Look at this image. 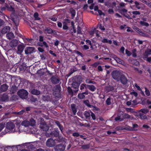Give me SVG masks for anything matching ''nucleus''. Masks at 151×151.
I'll use <instances>...</instances> for the list:
<instances>
[{
  "label": "nucleus",
  "instance_id": "47",
  "mask_svg": "<svg viewBox=\"0 0 151 151\" xmlns=\"http://www.w3.org/2000/svg\"><path fill=\"white\" fill-rule=\"evenodd\" d=\"M132 13L134 15H139L140 14V13L139 11H135L132 12Z\"/></svg>",
  "mask_w": 151,
  "mask_h": 151
},
{
  "label": "nucleus",
  "instance_id": "43",
  "mask_svg": "<svg viewBox=\"0 0 151 151\" xmlns=\"http://www.w3.org/2000/svg\"><path fill=\"white\" fill-rule=\"evenodd\" d=\"M130 94L134 95L135 97H137L138 96V93L135 91H132L130 93Z\"/></svg>",
  "mask_w": 151,
  "mask_h": 151
},
{
  "label": "nucleus",
  "instance_id": "63",
  "mask_svg": "<svg viewBox=\"0 0 151 151\" xmlns=\"http://www.w3.org/2000/svg\"><path fill=\"white\" fill-rule=\"evenodd\" d=\"M134 86H135V87L137 88V89L138 90H141V88H140L139 86H138L136 83H135L134 84Z\"/></svg>",
  "mask_w": 151,
  "mask_h": 151
},
{
  "label": "nucleus",
  "instance_id": "30",
  "mask_svg": "<svg viewBox=\"0 0 151 151\" xmlns=\"http://www.w3.org/2000/svg\"><path fill=\"white\" fill-rule=\"evenodd\" d=\"M29 123L30 125L31 126H33L35 124V121L33 119H30V122Z\"/></svg>",
  "mask_w": 151,
  "mask_h": 151
},
{
  "label": "nucleus",
  "instance_id": "51",
  "mask_svg": "<svg viewBox=\"0 0 151 151\" xmlns=\"http://www.w3.org/2000/svg\"><path fill=\"white\" fill-rule=\"evenodd\" d=\"M57 22L58 27L60 28H61L62 27V23L59 22Z\"/></svg>",
  "mask_w": 151,
  "mask_h": 151
},
{
  "label": "nucleus",
  "instance_id": "7",
  "mask_svg": "<svg viewBox=\"0 0 151 151\" xmlns=\"http://www.w3.org/2000/svg\"><path fill=\"white\" fill-rule=\"evenodd\" d=\"M15 125L14 124L11 122H9L6 123V128L9 130L13 129Z\"/></svg>",
  "mask_w": 151,
  "mask_h": 151
},
{
  "label": "nucleus",
  "instance_id": "4",
  "mask_svg": "<svg viewBox=\"0 0 151 151\" xmlns=\"http://www.w3.org/2000/svg\"><path fill=\"white\" fill-rule=\"evenodd\" d=\"M35 49L33 47H28L25 50V53L26 55H29L33 53Z\"/></svg>",
  "mask_w": 151,
  "mask_h": 151
},
{
  "label": "nucleus",
  "instance_id": "62",
  "mask_svg": "<svg viewBox=\"0 0 151 151\" xmlns=\"http://www.w3.org/2000/svg\"><path fill=\"white\" fill-rule=\"evenodd\" d=\"M86 82L87 83H93V82L92 81L90 80L89 79H87L86 80Z\"/></svg>",
  "mask_w": 151,
  "mask_h": 151
},
{
  "label": "nucleus",
  "instance_id": "1",
  "mask_svg": "<svg viewBox=\"0 0 151 151\" xmlns=\"http://www.w3.org/2000/svg\"><path fill=\"white\" fill-rule=\"evenodd\" d=\"M122 74V73L118 70L113 71L112 73V75L114 79L117 81H119Z\"/></svg>",
  "mask_w": 151,
  "mask_h": 151
},
{
  "label": "nucleus",
  "instance_id": "35",
  "mask_svg": "<svg viewBox=\"0 0 151 151\" xmlns=\"http://www.w3.org/2000/svg\"><path fill=\"white\" fill-rule=\"evenodd\" d=\"M37 73L39 74V75L40 76H42L45 73L43 71V70H39L37 71Z\"/></svg>",
  "mask_w": 151,
  "mask_h": 151
},
{
  "label": "nucleus",
  "instance_id": "14",
  "mask_svg": "<svg viewBox=\"0 0 151 151\" xmlns=\"http://www.w3.org/2000/svg\"><path fill=\"white\" fill-rule=\"evenodd\" d=\"M51 81L54 84H57L59 83V80L57 78L53 77L51 78Z\"/></svg>",
  "mask_w": 151,
  "mask_h": 151
},
{
  "label": "nucleus",
  "instance_id": "40",
  "mask_svg": "<svg viewBox=\"0 0 151 151\" xmlns=\"http://www.w3.org/2000/svg\"><path fill=\"white\" fill-rule=\"evenodd\" d=\"M86 84H82L80 86V88L81 90H83L84 89V88H87V86Z\"/></svg>",
  "mask_w": 151,
  "mask_h": 151
},
{
  "label": "nucleus",
  "instance_id": "55",
  "mask_svg": "<svg viewBox=\"0 0 151 151\" xmlns=\"http://www.w3.org/2000/svg\"><path fill=\"white\" fill-rule=\"evenodd\" d=\"M99 28L101 29V30H105V28H104L103 26L102 25V24H100L99 25Z\"/></svg>",
  "mask_w": 151,
  "mask_h": 151
},
{
  "label": "nucleus",
  "instance_id": "64",
  "mask_svg": "<svg viewBox=\"0 0 151 151\" xmlns=\"http://www.w3.org/2000/svg\"><path fill=\"white\" fill-rule=\"evenodd\" d=\"M84 103L87 106L89 105V102L88 100H86L84 101Z\"/></svg>",
  "mask_w": 151,
  "mask_h": 151
},
{
  "label": "nucleus",
  "instance_id": "29",
  "mask_svg": "<svg viewBox=\"0 0 151 151\" xmlns=\"http://www.w3.org/2000/svg\"><path fill=\"white\" fill-rule=\"evenodd\" d=\"M106 103L107 105H110L111 103V99L110 97L108 98L106 101Z\"/></svg>",
  "mask_w": 151,
  "mask_h": 151
},
{
  "label": "nucleus",
  "instance_id": "48",
  "mask_svg": "<svg viewBox=\"0 0 151 151\" xmlns=\"http://www.w3.org/2000/svg\"><path fill=\"white\" fill-rule=\"evenodd\" d=\"M107 90L108 91H112L114 90V88L112 87H108L107 88Z\"/></svg>",
  "mask_w": 151,
  "mask_h": 151
},
{
  "label": "nucleus",
  "instance_id": "50",
  "mask_svg": "<svg viewBox=\"0 0 151 151\" xmlns=\"http://www.w3.org/2000/svg\"><path fill=\"white\" fill-rule=\"evenodd\" d=\"M4 21L1 19H0V27L4 25Z\"/></svg>",
  "mask_w": 151,
  "mask_h": 151
},
{
  "label": "nucleus",
  "instance_id": "5",
  "mask_svg": "<svg viewBox=\"0 0 151 151\" xmlns=\"http://www.w3.org/2000/svg\"><path fill=\"white\" fill-rule=\"evenodd\" d=\"M9 97L6 93H4L1 97V100L2 101H7L9 100Z\"/></svg>",
  "mask_w": 151,
  "mask_h": 151
},
{
  "label": "nucleus",
  "instance_id": "52",
  "mask_svg": "<svg viewBox=\"0 0 151 151\" xmlns=\"http://www.w3.org/2000/svg\"><path fill=\"white\" fill-rule=\"evenodd\" d=\"M82 47L83 49L85 50H88L89 48V47L86 45H84Z\"/></svg>",
  "mask_w": 151,
  "mask_h": 151
},
{
  "label": "nucleus",
  "instance_id": "32",
  "mask_svg": "<svg viewBox=\"0 0 151 151\" xmlns=\"http://www.w3.org/2000/svg\"><path fill=\"white\" fill-rule=\"evenodd\" d=\"M12 20L14 23L15 25L16 26V28L17 29V26L19 25V22L17 21V20H16L14 19H12Z\"/></svg>",
  "mask_w": 151,
  "mask_h": 151
},
{
  "label": "nucleus",
  "instance_id": "12",
  "mask_svg": "<svg viewBox=\"0 0 151 151\" xmlns=\"http://www.w3.org/2000/svg\"><path fill=\"white\" fill-rule=\"evenodd\" d=\"M24 47V46L21 45H19L17 47V53L21 54L23 52Z\"/></svg>",
  "mask_w": 151,
  "mask_h": 151
},
{
  "label": "nucleus",
  "instance_id": "11",
  "mask_svg": "<svg viewBox=\"0 0 151 151\" xmlns=\"http://www.w3.org/2000/svg\"><path fill=\"white\" fill-rule=\"evenodd\" d=\"M18 43V41L16 40H14L10 42L9 45L12 47H14L17 45Z\"/></svg>",
  "mask_w": 151,
  "mask_h": 151
},
{
  "label": "nucleus",
  "instance_id": "19",
  "mask_svg": "<svg viewBox=\"0 0 151 151\" xmlns=\"http://www.w3.org/2000/svg\"><path fill=\"white\" fill-rule=\"evenodd\" d=\"M6 6L7 10L11 12H14V8L11 5H9L7 4H6Z\"/></svg>",
  "mask_w": 151,
  "mask_h": 151
},
{
  "label": "nucleus",
  "instance_id": "37",
  "mask_svg": "<svg viewBox=\"0 0 151 151\" xmlns=\"http://www.w3.org/2000/svg\"><path fill=\"white\" fill-rule=\"evenodd\" d=\"M26 69V67L22 65H20L19 67V70L21 71L25 70Z\"/></svg>",
  "mask_w": 151,
  "mask_h": 151
},
{
  "label": "nucleus",
  "instance_id": "27",
  "mask_svg": "<svg viewBox=\"0 0 151 151\" xmlns=\"http://www.w3.org/2000/svg\"><path fill=\"white\" fill-rule=\"evenodd\" d=\"M151 55V50L149 49L147 50L145 52L143 55H147L148 56V55Z\"/></svg>",
  "mask_w": 151,
  "mask_h": 151
},
{
  "label": "nucleus",
  "instance_id": "41",
  "mask_svg": "<svg viewBox=\"0 0 151 151\" xmlns=\"http://www.w3.org/2000/svg\"><path fill=\"white\" fill-rule=\"evenodd\" d=\"M134 3L136 7L138 9H140V7L139 6V3L137 1H136Z\"/></svg>",
  "mask_w": 151,
  "mask_h": 151
},
{
  "label": "nucleus",
  "instance_id": "10",
  "mask_svg": "<svg viewBox=\"0 0 151 151\" xmlns=\"http://www.w3.org/2000/svg\"><path fill=\"white\" fill-rule=\"evenodd\" d=\"M9 86L6 84H4L1 86L0 90L1 92H5L8 89Z\"/></svg>",
  "mask_w": 151,
  "mask_h": 151
},
{
  "label": "nucleus",
  "instance_id": "36",
  "mask_svg": "<svg viewBox=\"0 0 151 151\" xmlns=\"http://www.w3.org/2000/svg\"><path fill=\"white\" fill-rule=\"evenodd\" d=\"M140 111L144 114H147L149 111L147 109H141Z\"/></svg>",
  "mask_w": 151,
  "mask_h": 151
},
{
  "label": "nucleus",
  "instance_id": "25",
  "mask_svg": "<svg viewBox=\"0 0 151 151\" xmlns=\"http://www.w3.org/2000/svg\"><path fill=\"white\" fill-rule=\"evenodd\" d=\"M71 107L73 114L74 115H75L77 112L75 105L74 104H71Z\"/></svg>",
  "mask_w": 151,
  "mask_h": 151
},
{
  "label": "nucleus",
  "instance_id": "15",
  "mask_svg": "<svg viewBox=\"0 0 151 151\" xmlns=\"http://www.w3.org/2000/svg\"><path fill=\"white\" fill-rule=\"evenodd\" d=\"M17 87L15 85L12 86L11 87L10 91L12 94L15 93L17 90Z\"/></svg>",
  "mask_w": 151,
  "mask_h": 151
},
{
  "label": "nucleus",
  "instance_id": "3",
  "mask_svg": "<svg viewBox=\"0 0 151 151\" xmlns=\"http://www.w3.org/2000/svg\"><path fill=\"white\" fill-rule=\"evenodd\" d=\"M40 127L43 130H45V132H43L41 135V137L45 136V137H43V138L44 139H46V137H47V128H45V127H47V125L46 124H41Z\"/></svg>",
  "mask_w": 151,
  "mask_h": 151
},
{
  "label": "nucleus",
  "instance_id": "54",
  "mask_svg": "<svg viewBox=\"0 0 151 151\" xmlns=\"http://www.w3.org/2000/svg\"><path fill=\"white\" fill-rule=\"evenodd\" d=\"M125 51H126V53L127 55L130 56L131 55V53L129 51V50H126Z\"/></svg>",
  "mask_w": 151,
  "mask_h": 151
},
{
  "label": "nucleus",
  "instance_id": "49",
  "mask_svg": "<svg viewBox=\"0 0 151 151\" xmlns=\"http://www.w3.org/2000/svg\"><path fill=\"white\" fill-rule=\"evenodd\" d=\"M123 120L122 118H120V116H118L115 118V120L116 121H118V120H120V121H122Z\"/></svg>",
  "mask_w": 151,
  "mask_h": 151
},
{
  "label": "nucleus",
  "instance_id": "39",
  "mask_svg": "<svg viewBox=\"0 0 151 151\" xmlns=\"http://www.w3.org/2000/svg\"><path fill=\"white\" fill-rule=\"evenodd\" d=\"M145 3L151 9V2L149 0H146Z\"/></svg>",
  "mask_w": 151,
  "mask_h": 151
},
{
  "label": "nucleus",
  "instance_id": "21",
  "mask_svg": "<svg viewBox=\"0 0 151 151\" xmlns=\"http://www.w3.org/2000/svg\"><path fill=\"white\" fill-rule=\"evenodd\" d=\"M85 94L86 95L88 94V93L86 92H83L82 93H79L78 95V97L80 99H83L85 98V96L84 95Z\"/></svg>",
  "mask_w": 151,
  "mask_h": 151
},
{
  "label": "nucleus",
  "instance_id": "46",
  "mask_svg": "<svg viewBox=\"0 0 151 151\" xmlns=\"http://www.w3.org/2000/svg\"><path fill=\"white\" fill-rule=\"evenodd\" d=\"M77 32L78 34H81V29L80 27L78 26L77 28Z\"/></svg>",
  "mask_w": 151,
  "mask_h": 151
},
{
  "label": "nucleus",
  "instance_id": "58",
  "mask_svg": "<svg viewBox=\"0 0 151 151\" xmlns=\"http://www.w3.org/2000/svg\"><path fill=\"white\" fill-rule=\"evenodd\" d=\"M73 136L74 137H77L79 136V134L77 132H75L73 133Z\"/></svg>",
  "mask_w": 151,
  "mask_h": 151
},
{
  "label": "nucleus",
  "instance_id": "2",
  "mask_svg": "<svg viewBox=\"0 0 151 151\" xmlns=\"http://www.w3.org/2000/svg\"><path fill=\"white\" fill-rule=\"evenodd\" d=\"M17 94L22 99H26L28 96V92L25 90L21 89L17 92Z\"/></svg>",
  "mask_w": 151,
  "mask_h": 151
},
{
  "label": "nucleus",
  "instance_id": "61",
  "mask_svg": "<svg viewBox=\"0 0 151 151\" xmlns=\"http://www.w3.org/2000/svg\"><path fill=\"white\" fill-rule=\"evenodd\" d=\"M123 15L128 19H130L131 18L130 16L128 14H127V13L124 14Z\"/></svg>",
  "mask_w": 151,
  "mask_h": 151
},
{
  "label": "nucleus",
  "instance_id": "38",
  "mask_svg": "<svg viewBox=\"0 0 151 151\" xmlns=\"http://www.w3.org/2000/svg\"><path fill=\"white\" fill-rule=\"evenodd\" d=\"M140 23L143 26H149V24L148 23L144 21H141L140 22Z\"/></svg>",
  "mask_w": 151,
  "mask_h": 151
},
{
  "label": "nucleus",
  "instance_id": "20",
  "mask_svg": "<svg viewBox=\"0 0 151 151\" xmlns=\"http://www.w3.org/2000/svg\"><path fill=\"white\" fill-rule=\"evenodd\" d=\"M6 6L5 7L2 6H1L0 7V13H1V14L4 16V18H5V16L7 17V16L5 15L3 12L6 9Z\"/></svg>",
  "mask_w": 151,
  "mask_h": 151
},
{
  "label": "nucleus",
  "instance_id": "42",
  "mask_svg": "<svg viewBox=\"0 0 151 151\" xmlns=\"http://www.w3.org/2000/svg\"><path fill=\"white\" fill-rule=\"evenodd\" d=\"M140 118L142 119H147V116L143 114H140Z\"/></svg>",
  "mask_w": 151,
  "mask_h": 151
},
{
  "label": "nucleus",
  "instance_id": "17",
  "mask_svg": "<svg viewBox=\"0 0 151 151\" xmlns=\"http://www.w3.org/2000/svg\"><path fill=\"white\" fill-rule=\"evenodd\" d=\"M6 37L8 39L10 40L14 38V36L13 33L10 32L6 34Z\"/></svg>",
  "mask_w": 151,
  "mask_h": 151
},
{
  "label": "nucleus",
  "instance_id": "23",
  "mask_svg": "<svg viewBox=\"0 0 151 151\" xmlns=\"http://www.w3.org/2000/svg\"><path fill=\"white\" fill-rule=\"evenodd\" d=\"M91 111H85L84 112V115L87 119L88 118L91 116Z\"/></svg>",
  "mask_w": 151,
  "mask_h": 151
},
{
  "label": "nucleus",
  "instance_id": "59",
  "mask_svg": "<svg viewBox=\"0 0 151 151\" xmlns=\"http://www.w3.org/2000/svg\"><path fill=\"white\" fill-rule=\"evenodd\" d=\"M39 41L40 42H43V37L42 36H40L39 37Z\"/></svg>",
  "mask_w": 151,
  "mask_h": 151
},
{
  "label": "nucleus",
  "instance_id": "6",
  "mask_svg": "<svg viewBox=\"0 0 151 151\" xmlns=\"http://www.w3.org/2000/svg\"><path fill=\"white\" fill-rule=\"evenodd\" d=\"M65 148V146L63 145H59L56 146L55 148L56 151H63Z\"/></svg>",
  "mask_w": 151,
  "mask_h": 151
},
{
  "label": "nucleus",
  "instance_id": "33",
  "mask_svg": "<svg viewBox=\"0 0 151 151\" xmlns=\"http://www.w3.org/2000/svg\"><path fill=\"white\" fill-rule=\"evenodd\" d=\"M115 60L118 63H120V64H122L123 61L118 58L117 57H115Z\"/></svg>",
  "mask_w": 151,
  "mask_h": 151
},
{
  "label": "nucleus",
  "instance_id": "34",
  "mask_svg": "<svg viewBox=\"0 0 151 151\" xmlns=\"http://www.w3.org/2000/svg\"><path fill=\"white\" fill-rule=\"evenodd\" d=\"M127 11V10L123 9L120 11V12L121 14L123 15L124 14L126 13Z\"/></svg>",
  "mask_w": 151,
  "mask_h": 151
},
{
  "label": "nucleus",
  "instance_id": "44",
  "mask_svg": "<svg viewBox=\"0 0 151 151\" xmlns=\"http://www.w3.org/2000/svg\"><path fill=\"white\" fill-rule=\"evenodd\" d=\"M145 93L146 95L147 96H149L150 95V91L147 89V88H145Z\"/></svg>",
  "mask_w": 151,
  "mask_h": 151
},
{
  "label": "nucleus",
  "instance_id": "24",
  "mask_svg": "<svg viewBox=\"0 0 151 151\" xmlns=\"http://www.w3.org/2000/svg\"><path fill=\"white\" fill-rule=\"evenodd\" d=\"M143 58L149 63H151V57H148L147 55H143Z\"/></svg>",
  "mask_w": 151,
  "mask_h": 151
},
{
  "label": "nucleus",
  "instance_id": "56",
  "mask_svg": "<svg viewBox=\"0 0 151 151\" xmlns=\"http://www.w3.org/2000/svg\"><path fill=\"white\" fill-rule=\"evenodd\" d=\"M91 116L93 119L95 120V115L93 112H91Z\"/></svg>",
  "mask_w": 151,
  "mask_h": 151
},
{
  "label": "nucleus",
  "instance_id": "16",
  "mask_svg": "<svg viewBox=\"0 0 151 151\" xmlns=\"http://www.w3.org/2000/svg\"><path fill=\"white\" fill-rule=\"evenodd\" d=\"M10 30V27L9 26H6L4 27L1 30L2 33L3 34H5L8 32Z\"/></svg>",
  "mask_w": 151,
  "mask_h": 151
},
{
  "label": "nucleus",
  "instance_id": "18",
  "mask_svg": "<svg viewBox=\"0 0 151 151\" xmlns=\"http://www.w3.org/2000/svg\"><path fill=\"white\" fill-rule=\"evenodd\" d=\"M120 80L121 81V82L123 84H126L127 82V78L123 74L121 76Z\"/></svg>",
  "mask_w": 151,
  "mask_h": 151
},
{
  "label": "nucleus",
  "instance_id": "9",
  "mask_svg": "<svg viewBox=\"0 0 151 151\" xmlns=\"http://www.w3.org/2000/svg\"><path fill=\"white\" fill-rule=\"evenodd\" d=\"M69 20L68 19H67L62 22L63 24V29L64 30H67L68 29V23L69 22H67Z\"/></svg>",
  "mask_w": 151,
  "mask_h": 151
},
{
  "label": "nucleus",
  "instance_id": "22",
  "mask_svg": "<svg viewBox=\"0 0 151 151\" xmlns=\"http://www.w3.org/2000/svg\"><path fill=\"white\" fill-rule=\"evenodd\" d=\"M87 88H88L92 91H94L96 89V88L93 85L90 86L88 85L87 86Z\"/></svg>",
  "mask_w": 151,
  "mask_h": 151
},
{
  "label": "nucleus",
  "instance_id": "26",
  "mask_svg": "<svg viewBox=\"0 0 151 151\" xmlns=\"http://www.w3.org/2000/svg\"><path fill=\"white\" fill-rule=\"evenodd\" d=\"M34 17L35 18V20H40V18L38 17L39 14L37 12H35L34 14Z\"/></svg>",
  "mask_w": 151,
  "mask_h": 151
},
{
  "label": "nucleus",
  "instance_id": "57",
  "mask_svg": "<svg viewBox=\"0 0 151 151\" xmlns=\"http://www.w3.org/2000/svg\"><path fill=\"white\" fill-rule=\"evenodd\" d=\"M4 124H0V132L4 128Z\"/></svg>",
  "mask_w": 151,
  "mask_h": 151
},
{
  "label": "nucleus",
  "instance_id": "31",
  "mask_svg": "<svg viewBox=\"0 0 151 151\" xmlns=\"http://www.w3.org/2000/svg\"><path fill=\"white\" fill-rule=\"evenodd\" d=\"M102 42L104 43H108L110 44H111L112 43V41L111 40H107V39L106 38L102 40Z\"/></svg>",
  "mask_w": 151,
  "mask_h": 151
},
{
  "label": "nucleus",
  "instance_id": "45",
  "mask_svg": "<svg viewBox=\"0 0 151 151\" xmlns=\"http://www.w3.org/2000/svg\"><path fill=\"white\" fill-rule=\"evenodd\" d=\"M126 110L128 112H130L131 113H133L134 112L133 109L131 108H126Z\"/></svg>",
  "mask_w": 151,
  "mask_h": 151
},
{
  "label": "nucleus",
  "instance_id": "28",
  "mask_svg": "<svg viewBox=\"0 0 151 151\" xmlns=\"http://www.w3.org/2000/svg\"><path fill=\"white\" fill-rule=\"evenodd\" d=\"M70 13L72 15V16L74 17L75 16L76 14V12L75 10L73 8H71L70 9Z\"/></svg>",
  "mask_w": 151,
  "mask_h": 151
},
{
  "label": "nucleus",
  "instance_id": "60",
  "mask_svg": "<svg viewBox=\"0 0 151 151\" xmlns=\"http://www.w3.org/2000/svg\"><path fill=\"white\" fill-rule=\"evenodd\" d=\"M98 12L99 15H104V14L101 11V10H98Z\"/></svg>",
  "mask_w": 151,
  "mask_h": 151
},
{
  "label": "nucleus",
  "instance_id": "53",
  "mask_svg": "<svg viewBox=\"0 0 151 151\" xmlns=\"http://www.w3.org/2000/svg\"><path fill=\"white\" fill-rule=\"evenodd\" d=\"M89 147V146L88 145H83L82 146V148L83 149H87Z\"/></svg>",
  "mask_w": 151,
  "mask_h": 151
},
{
  "label": "nucleus",
  "instance_id": "8",
  "mask_svg": "<svg viewBox=\"0 0 151 151\" xmlns=\"http://www.w3.org/2000/svg\"><path fill=\"white\" fill-rule=\"evenodd\" d=\"M55 144V142L54 140L52 139H48V147H53Z\"/></svg>",
  "mask_w": 151,
  "mask_h": 151
},
{
  "label": "nucleus",
  "instance_id": "13",
  "mask_svg": "<svg viewBox=\"0 0 151 151\" xmlns=\"http://www.w3.org/2000/svg\"><path fill=\"white\" fill-rule=\"evenodd\" d=\"M31 93L33 95H38L40 94V91L35 88L32 89L30 91Z\"/></svg>",
  "mask_w": 151,
  "mask_h": 151
}]
</instances>
